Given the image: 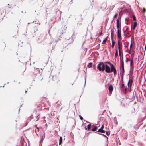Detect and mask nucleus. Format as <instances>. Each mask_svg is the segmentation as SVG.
Returning a JSON list of instances; mask_svg holds the SVG:
<instances>
[{
	"instance_id": "1",
	"label": "nucleus",
	"mask_w": 146,
	"mask_h": 146,
	"mask_svg": "<svg viewBox=\"0 0 146 146\" xmlns=\"http://www.w3.org/2000/svg\"><path fill=\"white\" fill-rule=\"evenodd\" d=\"M106 64L105 63L101 62L99 63L98 64L97 68L99 71H104L105 68V66Z\"/></svg>"
},
{
	"instance_id": "2",
	"label": "nucleus",
	"mask_w": 146,
	"mask_h": 146,
	"mask_svg": "<svg viewBox=\"0 0 146 146\" xmlns=\"http://www.w3.org/2000/svg\"><path fill=\"white\" fill-rule=\"evenodd\" d=\"M105 71L108 73H110L111 72V68H110V67L106 64L105 66Z\"/></svg>"
},
{
	"instance_id": "3",
	"label": "nucleus",
	"mask_w": 146,
	"mask_h": 146,
	"mask_svg": "<svg viewBox=\"0 0 146 146\" xmlns=\"http://www.w3.org/2000/svg\"><path fill=\"white\" fill-rule=\"evenodd\" d=\"M110 66L111 68V72L113 71L114 75H115L116 73V70L115 69L114 66L113 64H110Z\"/></svg>"
},
{
	"instance_id": "4",
	"label": "nucleus",
	"mask_w": 146,
	"mask_h": 146,
	"mask_svg": "<svg viewBox=\"0 0 146 146\" xmlns=\"http://www.w3.org/2000/svg\"><path fill=\"white\" fill-rule=\"evenodd\" d=\"M137 22H134V24H133V28L132 27H131V30H132L133 29V30H134L135 29V27L137 26Z\"/></svg>"
},
{
	"instance_id": "5",
	"label": "nucleus",
	"mask_w": 146,
	"mask_h": 146,
	"mask_svg": "<svg viewBox=\"0 0 146 146\" xmlns=\"http://www.w3.org/2000/svg\"><path fill=\"white\" fill-rule=\"evenodd\" d=\"M132 82V81L130 80H129L128 83H127V85L129 87V86H131Z\"/></svg>"
},
{
	"instance_id": "6",
	"label": "nucleus",
	"mask_w": 146,
	"mask_h": 146,
	"mask_svg": "<svg viewBox=\"0 0 146 146\" xmlns=\"http://www.w3.org/2000/svg\"><path fill=\"white\" fill-rule=\"evenodd\" d=\"M117 36H118V37L119 38H121V34L120 33L119 31V30H117Z\"/></svg>"
},
{
	"instance_id": "7",
	"label": "nucleus",
	"mask_w": 146,
	"mask_h": 146,
	"mask_svg": "<svg viewBox=\"0 0 146 146\" xmlns=\"http://www.w3.org/2000/svg\"><path fill=\"white\" fill-rule=\"evenodd\" d=\"M62 138L61 137H60L59 140V145H60L62 142Z\"/></svg>"
},
{
	"instance_id": "8",
	"label": "nucleus",
	"mask_w": 146,
	"mask_h": 146,
	"mask_svg": "<svg viewBox=\"0 0 146 146\" xmlns=\"http://www.w3.org/2000/svg\"><path fill=\"white\" fill-rule=\"evenodd\" d=\"M109 90L110 91H112L113 90V87L112 85H110L109 87Z\"/></svg>"
},
{
	"instance_id": "9",
	"label": "nucleus",
	"mask_w": 146,
	"mask_h": 146,
	"mask_svg": "<svg viewBox=\"0 0 146 146\" xmlns=\"http://www.w3.org/2000/svg\"><path fill=\"white\" fill-rule=\"evenodd\" d=\"M98 132H101L102 133H104L105 131L104 130H103L102 129H99L98 131Z\"/></svg>"
},
{
	"instance_id": "10",
	"label": "nucleus",
	"mask_w": 146,
	"mask_h": 146,
	"mask_svg": "<svg viewBox=\"0 0 146 146\" xmlns=\"http://www.w3.org/2000/svg\"><path fill=\"white\" fill-rule=\"evenodd\" d=\"M112 44H111V47H112V48H113L115 44V42L113 41V39H112Z\"/></svg>"
},
{
	"instance_id": "11",
	"label": "nucleus",
	"mask_w": 146,
	"mask_h": 146,
	"mask_svg": "<svg viewBox=\"0 0 146 146\" xmlns=\"http://www.w3.org/2000/svg\"><path fill=\"white\" fill-rule=\"evenodd\" d=\"M117 27L118 28H119V21L118 19L117 20Z\"/></svg>"
},
{
	"instance_id": "12",
	"label": "nucleus",
	"mask_w": 146,
	"mask_h": 146,
	"mask_svg": "<svg viewBox=\"0 0 146 146\" xmlns=\"http://www.w3.org/2000/svg\"><path fill=\"white\" fill-rule=\"evenodd\" d=\"M107 37H106V38L105 39H104V40H103V41L102 42V44H104L105 43L106 41L107 40Z\"/></svg>"
},
{
	"instance_id": "13",
	"label": "nucleus",
	"mask_w": 146,
	"mask_h": 146,
	"mask_svg": "<svg viewBox=\"0 0 146 146\" xmlns=\"http://www.w3.org/2000/svg\"><path fill=\"white\" fill-rule=\"evenodd\" d=\"M117 56H118L117 50H115V57H116Z\"/></svg>"
},
{
	"instance_id": "14",
	"label": "nucleus",
	"mask_w": 146,
	"mask_h": 146,
	"mask_svg": "<svg viewBox=\"0 0 146 146\" xmlns=\"http://www.w3.org/2000/svg\"><path fill=\"white\" fill-rule=\"evenodd\" d=\"M111 39H113V32L112 30H111Z\"/></svg>"
},
{
	"instance_id": "15",
	"label": "nucleus",
	"mask_w": 146,
	"mask_h": 146,
	"mask_svg": "<svg viewBox=\"0 0 146 146\" xmlns=\"http://www.w3.org/2000/svg\"><path fill=\"white\" fill-rule=\"evenodd\" d=\"M118 48L119 49H120V40H118Z\"/></svg>"
},
{
	"instance_id": "16",
	"label": "nucleus",
	"mask_w": 146,
	"mask_h": 146,
	"mask_svg": "<svg viewBox=\"0 0 146 146\" xmlns=\"http://www.w3.org/2000/svg\"><path fill=\"white\" fill-rule=\"evenodd\" d=\"M92 63H89L88 65H87V66L89 68L91 67L92 66Z\"/></svg>"
},
{
	"instance_id": "17",
	"label": "nucleus",
	"mask_w": 146,
	"mask_h": 146,
	"mask_svg": "<svg viewBox=\"0 0 146 146\" xmlns=\"http://www.w3.org/2000/svg\"><path fill=\"white\" fill-rule=\"evenodd\" d=\"M97 129V127H95L92 130V131H96Z\"/></svg>"
},
{
	"instance_id": "18",
	"label": "nucleus",
	"mask_w": 146,
	"mask_h": 146,
	"mask_svg": "<svg viewBox=\"0 0 146 146\" xmlns=\"http://www.w3.org/2000/svg\"><path fill=\"white\" fill-rule=\"evenodd\" d=\"M91 125L89 124L87 126V128L88 130H89L90 128Z\"/></svg>"
},
{
	"instance_id": "19",
	"label": "nucleus",
	"mask_w": 146,
	"mask_h": 146,
	"mask_svg": "<svg viewBox=\"0 0 146 146\" xmlns=\"http://www.w3.org/2000/svg\"><path fill=\"white\" fill-rule=\"evenodd\" d=\"M133 20H134V21H135L136 20V17H135V16L133 15Z\"/></svg>"
},
{
	"instance_id": "20",
	"label": "nucleus",
	"mask_w": 146,
	"mask_h": 146,
	"mask_svg": "<svg viewBox=\"0 0 146 146\" xmlns=\"http://www.w3.org/2000/svg\"><path fill=\"white\" fill-rule=\"evenodd\" d=\"M142 12L143 13H145V8H143V10H142Z\"/></svg>"
},
{
	"instance_id": "21",
	"label": "nucleus",
	"mask_w": 146,
	"mask_h": 146,
	"mask_svg": "<svg viewBox=\"0 0 146 146\" xmlns=\"http://www.w3.org/2000/svg\"><path fill=\"white\" fill-rule=\"evenodd\" d=\"M121 66H122V67H124V63H123V61H122L121 62Z\"/></svg>"
},
{
	"instance_id": "22",
	"label": "nucleus",
	"mask_w": 146,
	"mask_h": 146,
	"mask_svg": "<svg viewBox=\"0 0 146 146\" xmlns=\"http://www.w3.org/2000/svg\"><path fill=\"white\" fill-rule=\"evenodd\" d=\"M106 134L107 135H108L110 134V132L108 131L106 132Z\"/></svg>"
},
{
	"instance_id": "23",
	"label": "nucleus",
	"mask_w": 146,
	"mask_h": 146,
	"mask_svg": "<svg viewBox=\"0 0 146 146\" xmlns=\"http://www.w3.org/2000/svg\"><path fill=\"white\" fill-rule=\"evenodd\" d=\"M133 62L132 61V60H131L130 61V65L131 66L133 64Z\"/></svg>"
},
{
	"instance_id": "24",
	"label": "nucleus",
	"mask_w": 146,
	"mask_h": 146,
	"mask_svg": "<svg viewBox=\"0 0 146 146\" xmlns=\"http://www.w3.org/2000/svg\"><path fill=\"white\" fill-rule=\"evenodd\" d=\"M119 56H121V52H120V49H119Z\"/></svg>"
},
{
	"instance_id": "25",
	"label": "nucleus",
	"mask_w": 146,
	"mask_h": 146,
	"mask_svg": "<svg viewBox=\"0 0 146 146\" xmlns=\"http://www.w3.org/2000/svg\"><path fill=\"white\" fill-rule=\"evenodd\" d=\"M117 14H116L114 15V18H116V17H117Z\"/></svg>"
},
{
	"instance_id": "26",
	"label": "nucleus",
	"mask_w": 146,
	"mask_h": 146,
	"mask_svg": "<svg viewBox=\"0 0 146 146\" xmlns=\"http://www.w3.org/2000/svg\"><path fill=\"white\" fill-rule=\"evenodd\" d=\"M80 118L81 120H82L83 119L82 117L81 116H80Z\"/></svg>"
},
{
	"instance_id": "27",
	"label": "nucleus",
	"mask_w": 146,
	"mask_h": 146,
	"mask_svg": "<svg viewBox=\"0 0 146 146\" xmlns=\"http://www.w3.org/2000/svg\"><path fill=\"white\" fill-rule=\"evenodd\" d=\"M130 47V49H131L132 47V44L131 43V44Z\"/></svg>"
},
{
	"instance_id": "28",
	"label": "nucleus",
	"mask_w": 146,
	"mask_h": 146,
	"mask_svg": "<svg viewBox=\"0 0 146 146\" xmlns=\"http://www.w3.org/2000/svg\"><path fill=\"white\" fill-rule=\"evenodd\" d=\"M102 31H101V32L100 33V34H99V36H101V35H102Z\"/></svg>"
},
{
	"instance_id": "29",
	"label": "nucleus",
	"mask_w": 146,
	"mask_h": 146,
	"mask_svg": "<svg viewBox=\"0 0 146 146\" xmlns=\"http://www.w3.org/2000/svg\"><path fill=\"white\" fill-rule=\"evenodd\" d=\"M122 68L123 70V72H124V67H122Z\"/></svg>"
},
{
	"instance_id": "30",
	"label": "nucleus",
	"mask_w": 146,
	"mask_h": 146,
	"mask_svg": "<svg viewBox=\"0 0 146 146\" xmlns=\"http://www.w3.org/2000/svg\"><path fill=\"white\" fill-rule=\"evenodd\" d=\"M104 127V125H102V126L101 128V129H103Z\"/></svg>"
},
{
	"instance_id": "31",
	"label": "nucleus",
	"mask_w": 146,
	"mask_h": 146,
	"mask_svg": "<svg viewBox=\"0 0 146 146\" xmlns=\"http://www.w3.org/2000/svg\"><path fill=\"white\" fill-rule=\"evenodd\" d=\"M145 50H146V44L145 45Z\"/></svg>"
},
{
	"instance_id": "32",
	"label": "nucleus",
	"mask_w": 146,
	"mask_h": 146,
	"mask_svg": "<svg viewBox=\"0 0 146 146\" xmlns=\"http://www.w3.org/2000/svg\"><path fill=\"white\" fill-rule=\"evenodd\" d=\"M102 135H103V136H104L105 137H106V136L105 135H104V134H102Z\"/></svg>"
},
{
	"instance_id": "33",
	"label": "nucleus",
	"mask_w": 146,
	"mask_h": 146,
	"mask_svg": "<svg viewBox=\"0 0 146 146\" xmlns=\"http://www.w3.org/2000/svg\"><path fill=\"white\" fill-rule=\"evenodd\" d=\"M85 130H87V128H86V127H85Z\"/></svg>"
},
{
	"instance_id": "34",
	"label": "nucleus",
	"mask_w": 146,
	"mask_h": 146,
	"mask_svg": "<svg viewBox=\"0 0 146 146\" xmlns=\"http://www.w3.org/2000/svg\"><path fill=\"white\" fill-rule=\"evenodd\" d=\"M8 6H9V4H8Z\"/></svg>"
}]
</instances>
